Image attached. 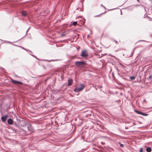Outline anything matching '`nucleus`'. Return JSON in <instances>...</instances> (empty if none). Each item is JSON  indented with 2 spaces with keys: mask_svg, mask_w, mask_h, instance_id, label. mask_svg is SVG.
Wrapping results in <instances>:
<instances>
[{
  "mask_svg": "<svg viewBox=\"0 0 152 152\" xmlns=\"http://www.w3.org/2000/svg\"><path fill=\"white\" fill-rule=\"evenodd\" d=\"M115 42H116V43H118V42H117V41H115Z\"/></svg>",
  "mask_w": 152,
  "mask_h": 152,
  "instance_id": "c85d7f7f",
  "label": "nucleus"
},
{
  "mask_svg": "<svg viewBox=\"0 0 152 152\" xmlns=\"http://www.w3.org/2000/svg\"><path fill=\"white\" fill-rule=\"evenodd\" d=\"M147 16V15H145L144 16V17L145 18Z\"/></svg>",
  "mask_w": 152,
  "mask_h": 152,
  "instance_id": "393cba45",
  "label": "nucleus"
},
{
  "mask_svg": "<svg viewBox=\"0 0 152 152\" xmlns=\"http://www.w3.org/2000/svg\"><path fill=\"white\" fill-rule=\"evenodd\" d=\"M145 99H144V100H143V101L144 102H145Z\"/></svg>",
  "mask_w": 152,
  "mask_h": 152,
  "instance_id": "2f4dec72",
  "label": "nucleus"
},
{
  "mask_svg": "<svg viewBox=\"0 0 152 152\" xmlns=\"http://www.w3.org/2000/svg\"><path fill=\"white\" fill-rule=\"evenodd\" d=\"M29 29H30V28H29L27 30V32L28 31V30H29Z\"/></svg>",
  "mask_w": 152,
  "mask_h": 152,
  "instance_id": "bb28decb",
  "label": "nucleus"
},
{
  "mask_svg": "<svg viewBox=\"0 0 152 152\" xmlns=\"http://www.w3.org/2000/svg\"><path fill=\"white\" fill-rule=\"evenodd\" d=\"M26 127L29 132H32L34 131V129L30 124H28L27 125Z\"/></svg>",
  "mask_w": 152,
  "mask_h": 152,
  "instance_id": "20e7f679",
  "label": "nucleus"
},
{
  "mask_svg": "<svg viewBox=\"0 0 152 152\" xmlns=\"http://www.w3.org/2000/svg\"><path fill=\"white\" fill-rule=\"evenodd\" d=\"M21 14L23 17H25L27 15V13L26 11H23L21 12Z\"/></svg>",
  "mask_w": 152,
  "mask_h": 152,
  "instance_id": "9d476101",
  "label": "nucleus"
},
{
  "mask_svg": "<svg viewBox=\"0 0 152 152\" xmlns=\"http://www.w3.org/2000/svg\"><path fill=\"white\" fill-rule=\"evenodd\" d=\"M101 6H102L103 7H104L105 9H106V8H105V7L104 6H103L102 4H101Z\"/></svg>",
  "mask_w": 152,
  "mask_h": 152,
  "instance_id": "412c9836",
  "label": "nucleus"
},
{
  "mask_svg": "<svg viewBox=\"0 0 152 152\" xmlns=\"http://www.w3.org/2000/svg\"><path fill=\"white\" fill-rule=\"evenodd\" d=\"M68 86H70L72 85L73 82V80L72 79H69L68 80Z\"/></svg>",
  "mask_w": 152,
  "mask_h": 152,
  "instance_id": "6e6552de",
  "label": "nucleus"
},
{
  "mask_svg": "<svg viewBox=\"0 0 152 152\" xmlns=\"http://www.w3.org/2000/svg\"><path fill=\"white\" fill-rule=\"evenodd\" d=\"M146 151L147 152H150L151 151V148L150 147H147L146 149Z\"/></svg>",
  "mask_w": 152,
  "mask_h": 152,
  "instance_id": "f8f14e48",
  "label": "nucleus"
},
{
  "mask_svg": "<svg viewBox=\"0 0 152 152\" xmlns=\"http://www.w3.org/2000/svg\"><path fill=\"white\" fill-rule=\"evenodd\" d=\"M32 56H34V55H32Z\"/></svg>",
  "mask_w": 152,
  "mask_h": 152,
  "instance_id": "72a5a7b5",
  "label": "nucleus"
},
{
  "mask_svg": "<svg viewBox=\"0 0 152 152\" xmlns=\"http://www.w3.org/2000/svg\"><path fill=\"white\" fill-rule=\"evenodd\" d=\"M7 123L10 125H12L14 124L11 118L7 120Z\"/></svg>",
  "mask_w": 152,
  "mask_h": 152,
  "instance_id": "0eeeda50",
  "label": "nucleus"
},
{
  "mask_svg": "<svg viewBox=\"0 0 152 152\" xmlns=\"http://www.w3.org/2000/svg\"><path fill=\"white\" fill-rule=\"evenodd\" d=\"M125 129H128V128H125Z\"/></svg>",
  "mask_w": 152,
  "mask_h": 152,
  "instance_id": "4c0bfd02",
  "label": "nucleus"
},
{
  "mask_svg": "<svg viewBox=\"0 0 152 152\" xmlns=\"http://www.w3.org/2000/svg\"><path fill=\"white\" fill-rule=\"evenodd\" d=\"M119 144H120V146L121 147H124V144H121L120 142H119Z\"/></svg>",
  "mask_w": 152,
  "mask_h": 152,
  "instance_id": "dca6fc26",
  "label": "nucleus"
},
{
  "mask_svg": "<svg viewBox=\"0 0 152 152\" xmlns=\"http://www.w3.org/2000/svg\"><path fill=\"white\" fill-rule=\"evenodd\" d=\"M134 111L137 114L142 115V112H141L140 111L137 110H135Z\"/></svg>",
  "mask_w": 152,
  "mask_h": 152,
  "instance_id": "ddd939ff",
  "label": "nucleus"
},
{
  "mask_svg": "<svg viewBox=\"0 0 152 152\" xmlns=\"http://www.w3.org/2000/svg\"><path fill=\"white\" fill-rule=\"evenodd\" d=\"M85 86L83 84H81L79 86V87L80 90L81 91L83 90L84 88H85Z\"/></svg>",
  "mask_w": 152,
  "mask_h": 152,
  "instance_id": "1a4fd4ad",
  "label": "nucleus"
},
{
  "mask_svg": "<svg viewBox=\"0 0 152 152\" xmlns=\"http://www.w3.org/2000/svg\"><path fill=\"white\" fill-rule=\"evenodd\" d=\"M13 124L14 127H11V129L13 131L16 133L18 131V130L20 129V127L16 123H14Z\"/></svg>",
  "mask_w": 152,
  "mask_h": 152,
  "instance_id": "f257e3e1",
  "label": "nucleus"
},
{
  "mask_svg": "<svg viewBox=\"0 0 152 152\" xmlns=\"http://www.w3.org/2000/svg\"><path fill=\"white\" fill-rule=\"evenodd\" d=\"M64 35H65V34H62V36H64Z\"/></svg>",
  "mask_w": 152,
  "mask_h": 152,
  "instance_id": "cd10ccee",
  "label": "nucleus"
},
{
  "mask_svg": "<svg viewBox=\"0 0 152 152\" xmlns=\"http://www.w3.org/2000/svg\"><path fill=\"white\" fill-rule=\"evenodd\" d=\"M74 91L75 92H79L81 91L80 90L79 87H76L74 89Z\"/></svg>",
  "mask_w": 152,
  "mask_h": 152,
  "instance_id": "9b49d317",
  "label": "nucleus"
},
{
  "mask_svg": "<svg viewBox=\"0 0 152 152\" xmlns=\"http://www.w3.org/2000/svg\"><path fill=\"white\" fill-rule=\"evenodd\" d=\"M143 152V148H140L139 152Z\"/></svg>",
  "mask_w": 152,
  "mask_h": 152,
  "instance_id": "a211bd4d",
  "label": "nucleus"
},
{
  "mask_svg": "<svg viewBox=\"0 0 152 152\" xmlns=\"http://www.w3.org/2000/svg\"><path fill=\"white\" fill-rule=\"evenodd\" d=\"M23 48V49L24 50H26V51H27V50L26 49H25V48Z\"/></svg>",
  "mask_w": 152,
  "mask_h": 152,
  "instance_id": "b1692460",
  "label": "nucleus"
},
{
  "mask_svg": "<svg viewBox=\"0 0 152 152\" xmlns=\"http://www.w3.org/2000/svg\"><path fill=\"white\" fill-rule=\"evenodd\" d=\"M125 129H128V128H125Z\"/></svg>",
  "mask_w": 152,
  "mask_h": 152,
  "instance_id": "e433bc0d",
  "label": "nucleus"
},
{
  "mask_svg": "<svg viewBox=\"0 0 152 152\" xmlns=\"http://www.w3.org/2000/svg\"><path fill=\"white\" fill-rule=\"evenodd\" d=\"M100 16V15H96V16H94V17H99Z\"/></svg>",
  "mask_w": 152,
  "mask_h": 152,
  "instance_id": "6ab92c4d",
  "label": "nucleus"
},
{
  "mask_svg": "<svg viewBox=\"0 0 152 152\" xmlns=\"http://www.w3.org/2000/svg\"><path fill=\"white\" fill-rule=\"evenodd\" d=\"M140 6V5L137 4V5H134V6L135 7H138L139 6Z\"/></svg>",
  "mask_w": 152,
  "mask_h": 152,
  "instance_id": "aec40b11",
  "label": "nucleus"
},
{
  "mask_svg": "<svg viewBox=\"0 0 152 152\" xmlns=\"http://www.w3.org/2000/svg\"><path fill=\"white\" fill-rule=\"evenodd\" d=\"M7 42L10 44H12V43L10 41H7Z\"/></svg>",
  "mask_w": 152,
  "mask_h": 152,
  "instance_id": "4be33fe9",
  "label": "nucleus"
},
{
  "mask_svg": "<svg viewBox=\"0 0 152 152\" xmlns=\"http://www.w3.org/2000/svg\"><path fill=\"white\" fill-rule=\"evenodd\" d=\"M125 129H128V128H125Z\"/></svg>",
  "mask_w": 152,
  "mask_h": 152,
  "instance_id": "f704fd0d",
  "label": "nucleus"
},
{
  "mask_svg": "<svg viewBox=\"0 0 152 152\" xmlns=\"http://www.w3.org/2000/svg\"><path fill=\"white\" fill-rule=\"evenodd\" d=\"M133 53H132V55H133Z\"/></svg>",
  "mask_w": 152,
  "mask_h": 152,
  "instance_id": "7c9ffc66",
  "label": "nucleus"
},
{
  "mask_svg": "<svg viewBox=\"0 0 152 152\" xmlns=\"http://www.w3.org/2000/svg\"><path fill=\"white\" fill-rule=\"evenodd\" d=\"M125 129H128V128H125Z\"/></svg>",
  "mask_w": 152,
  "mask_h": 152,
  "instance_id": "c9c22d12",
  "label": "nucleus"
},
{
  "mask_svg": "<svg viewBox=\"0 0 152 152\" xmlns=\"http://www.w3.org/2000/svg\"><path fill=\"white\" fill-rule=\"evenodd\" d=\"M88 116V115H86V117H87Z\"/></svg>",
  "mask_w": 152,
  "mask_h": 152,
  "instance_id": "a878e982",
  "label": "nucleus"
},
{
  "mask_svg": "<svg viewBox=\"0 0 152 152\" xmlns=\"http://www.w3.org/2000/svg\"><path fill=\"white\" fill-rule=\"evenodd\" d=\"M151 76H150L149 77V78H150L151 77Z\"/></svg>",
  "mask_w": 152,
  "mask_h": 152,
  "instance_id": "c756f323",
  "label": "nucleus"
},
{
  "mask_svg": "<svg viewBox=\"0 0 152 152\" xmlns=\"http://www.w3.org/2000/svg\"><path fill=\"white\" fill-rule=\"evenodd\" d=\"M148 115V114H146V113H142V115L143 116H147Z\"/></svg>",
  "mask_w": 152,
  "mask_h": 152,
  "instance_id": "2eb2a0df",
  "label": "nucleus"
},
{
  "mask_svg": "<svg viewBox=\"0 0 152 152\" xmlns=\"http://www.w3.org/2000/svg\"><path fill=\"white\" fill-rule=\"evenodd\" d=\"M8 117V115H6L4 116H2L1 118L2 121L3 122L5 121Z\"/></svg>",
  "mask_w": 152,
  "mask_h": 152,
  "instance_id": "423d86ee",
  "label": "nucleus"
},
{
  "mask_svg": "<svg viewBox=\"0 0 152 152\" xmlns=\"http://www.w3.org/2000/svg\"><path fill=\"white\" fill-rule=\"evenodd\" d=\"M86 64L84 61H77L75 63V65L77 66L84 65Z\"/></svg>",
  "mask_w": 152,
  "mask_h": 152,
  "instance_id": "f03ea898",
  "label": "nucleus"
},
{
  "mask_svg": "<svg viewBox=\"0 0 152 152\" xmlns=\"http://www.w3.org/2000/svg\"><path fill=\"white\" fill-rule=\"evenodd\" d=\"M77 22H74L73 23V25L74 26H75L77 24Z\"/></svg>",
  "mask_w": 152,
  "mask_h": 152,
  "instance_id": "f3484780",
  "label": "nucleus"
},
{
  "mask_svg": "<svg viewBox=\"0 0 152 152\" xmlns=\"http://www.w3.org/2000/svg\"><path fill=\"white\" fill-rule=\"evenodd\" d=\"M27 51H28V52H30L31 53H32V52L30 50H27Z\"/></svg>",
  "mask_w": 152,
  "mask_h": 152,
  "instance_id": "5701e85b",
  "label": "nucleus"
},
{
  "mask_svg": "<svg viewBox=\"0 0 152 152\" xmlns=\"http://www.w3.org/2000/svg\"><path fill=\"white\" fill-rule=\"evenodd\" d=\"M135 78V77L134 76H132L130 77V79L132 80H134Z\"/></svg>",
  "mask_w": 152,
  "mask_h": 152,
  "instance_id": "4468645a",
  "label": "nucleus"
},
{
  "mask_svg": "<svg viewBox=\"0 0 152 152\" xmlns=\"http://www.w3.org/2000/svg\"><path fill=\"white\" fill-rule=\"evenodd\" d=\"M81 56L83 57H86L88 56V54L85 51H84L82 52Z\"/></svg>",
  "mask_w": 152,
  "mask_h": 152,
  "instance_id": "39448f33",
  "label": "nucleus"
},
{
  "mask_svg": "<svg viewBox=\"0 0 152 152\" xmlns=\"http://www.w3.org/2000/svg\"><path fill=\"white\" fill-rule=\"evenodd\" d=\"M138 2L139 1V0H137Z\"/></svg>",
  "mask_w": 152,
  "mask_h": 152,
  "instance_id": "473e14b6",
  "label": "nucleus"
},
{
  "mask_svg": "<svg viewBox=\"0 0 152 152\" xmlns=\"http://www.w3.org/2000/svg\"><path fill=\"white\" fill-rule=\"evenodd\" d=\"M11 82L12 83L16 85H21L22 84V82L18 81L15 80L13 79L11 80Z\"/></svg>",
  "mask_w": 152,
  "mask_h": 152,
  "instance_id": "7ed1b4c3",
  "label": "nucleus"
}]
</instances>
